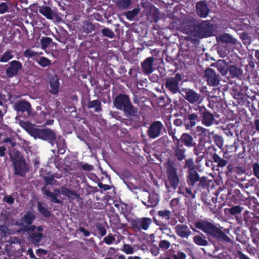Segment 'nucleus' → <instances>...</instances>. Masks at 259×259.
I'll list each match as a JSON object with an SVG mask.
<instances>
[{
	"label": "nucleus",
	"mask_w": 259,
	"mask_h": 259,
	"mask_svg": "<svg viewBox=\"0 0 259 259\" xmlns=\"http://www.w3.org/2000/svg\"><path fill=\"white\" fill-rule=\"evenodd\" d=\"M15 173L21 176L27 171L28 168L24 160L22 157H18L14 162Z\"/></svg>",
	"instance_id": "4"
},
{
	"label": "nucleus",
	"mask_w": 259,
	"mask_h": 259,
	"mask_svg": "<svg viewBox=\"0 0 259 259\" xmlns=\"http://www.w3.org/2000/svg\"><path fill=\"white\" fill-rule=\"evenodd\" d=\"M50 84L51 86L50 92L54 94H56L59 89V83L58 82V78L55 75H52L50 79Z\"/></svg>",
	"instance_id": "20"
},
{
	"label": "nucleus",
	"mask_w": 259,
	"mask_h": 259,
	"mask_svg": "<svg viewBox=\"0 0 259 259\" xmlns=\"http://www.w3.org/2000/svg\"><path fill=\"white\" fill-rule=\"evenodd\" d=\"M215 121L214 115L206 109H204V111L202 112V122L205 125L210 126L213 124Z\"/></svg>",
	"instance_id": "11"
},
{
	"label": "nucleus",
	"mask_w": 259,
	"mask_h": 259,
	"mask_svg": "<svg viewBox=\"0 0 259 259\" xmlns=\"http://www.w3.org/2000/svg\"><path fill=\"white\" fill-rule=\"evenodd\" d=\"M205 76L208 83L212 85H217L219 84L220 79L213 70L207 68L205 71Z\"/></svg>",
	"instance_id": "5"
},
{
	"label": "nucleus",
	"mask_w": 259,
	"mask_h": 259,
	"mask_svg": "<svg viewBox=\"0 0 259 259\" xmlns=\"http://www.w3.org/2000/svg\"><path fill=\"white\" fill-rule=\"evenodd\" d=\"M4 199L6 202L9 204H12L14 202V198L11 195L5 196Z\"/></svg>",
	"instance_id": "51"
},
{
	"label": "nucleus",
	"mask_w": 259,
	"mask_h": 259,
	"mask_svg": "<svg viewBox=\"0 0 259 259\" xmlns=\"http://www.w3.org/2000/svg\"><path fill=\"white\" fill-rule=\"evenodd\" d=\"M114 105L117 109L122 110L127 116H135L137 113V109L134 107L126 95H118L114 101Z\"/></svg>",
	"instance_id": "3"
},
{
	"label": "nucleus",
	"mask_w": 259,
	"mask_h": 259,
	"mask_svg": "<svg viewBox=\"0 0 259 259\" xmlns=\"http://www.w3.org/2000/svg\"><path fill=\"white\" fill-rule=\"evenodd\" d=\"M19 124L32 136L36 138V134L38 129L35 128L29 123L22 120L19 121Z\"/></svg>",
	"instance_id": "15"
},
{
	"label": "nucleus",
	"mask_w": 259,
	"mask_h": 259,
	"mask_svg": "<svg viewBox=\"0 0 259 259\" xmlns=\"http://www.w3.org/2000/svg\"><path fill=\"white\" fill-rule=\"evenodd\" d=\"M35 214L32 212H27L24 216L21 223H17L18 225H22L26 227L27 225L32 224L35 219Z\"/></svg>",
	"instance_id": "17"
},
{
	"label": "nucleus",
	"mask_w": 259,
	"mask_h": 259,
	"mask_svg": "<svg viewBox=\"0 0 259 259\" xmlns=\"http://www.w3.org/2000/svg\"><path fill=\"white\" fill-rule=\"evenodd\" d=\"M51 38L48 37H43L40 39V44L41 48L43 50H45L50 45L51 42Z\"/></svg>",
	"instance_id": "34"
},
{
	"label": "nucleus",
	"mask_w": 259,
	"mask_h": 259,
	"mask_svg": "<svg viewBox=\"0 0 259 259\" xmlns=\"http://www.w3.org/2000/svg\"><path fill=\"white\" fill-rule=\"evenodd\" d=\"M115 240V238L112 235H108L104 238V241L107 244H110Z\"/></svg>",
	"instance_id": "48"
},
{
	"label": "nucleus",
	"mask_w": 259,
	"mask_h": 259,
	"mask_svg": "<svg viewBox=\"0 0 259 259\" xmlns=\"http://www.w3.org/2000/svg\"><path fill=\"white\" fill-rule=\"evenodd\" d=\"M4 142L5 143L9 142L12 147H15L16 145L15 142L10 138H6L4 140Z\"/></svg>",
	"instance_id": "56"
},
{
	"label": "nucleus",
	"mask_w": 259,
	"mask_h": 259,
	"mask_svg": "<svg viewBox=\"0 0 259 259\" xmlns=\"http://www.w3.org/2000/svg\"><path fill=\"white\" fill-rule=\"evenodd\" d=\"M243 40L245 45H249L250 43V39L247 33H243L241 34V36Z\"/></svg>",
	"instance_id": "49"
},
{
	"label": "nucleus",
	"mask_w": 259,
	"mask_h": 259,
	"mask_svg": "<svg viewBox=\"0 0 259 259\" xmlns=\"http://www.w3.org/2000/svg\"><path fill=\"white\" fill-rule=\"evenodd\" d=\"M216 66L222 75H226L228 68L227 63L225 60H219L216 63Z\"/></svg>",
	"instance_id": "21"
},
{
	"label": "nucleus",
	"mask_w": 259,
	"mask_h": 259,
	"mask_svg": "<svg viewBox=\"0 0 259 259\" xmlns=\"http://www.w3.org/2000/svg\"><path fill=\"white\" fill-rule=\"evenodd\" d=\"M158 215L162 220L168 221L171 215V212L168 210H162L158 211Z\"/></svg>",
	"instance_id": "29"
},
{
	"label": "nucleus",
	"mask_w": 259,
	"mask_h": 259,
	"mask_svg": "<svg viewBox=\"0 0 259 259\" xmlns=\"http://www.w3.org/2000/svg\"><path fill=\"white\" fill-rule=\"evenodd\" d=\"M79 230L82 232L84 235L85 236H89L90 235V232H89L88 231L86 230L84 228H82V227H80L79 229Z\"/></svg>",
	"instance_id": "57"
},
{
	"label": "nucleus",
	"mask_w": 259,
	"mask_h": 259,
	"mask_svg": "<svg viewBox=\"0 0 259 259\" xmlns=\"http://www.w3.org/2000/svg\"><path fill=\"white\" fill-rule=\"evenodd\" d=\"M14 57L13 52L11 50H8L2 56L0 62L5 63L12 59Z\"/></svg>",
	"instance_id": "24"
},
{
	"label": "nucleus",
	"mask_w": 259,
	"mask_h": 259,
	"mask_svg": "<svg viewBox=\"0 0 259 259\" xmlns=\"http://www.w3.org/2000/svg\"><path fill=\"white\" fill-rule=\"evenodd\" d=\"M153 58L149 57L142 63V68L144 73L148 74L153 72Z\"/></svg>",
	"instance_id": "14"
},
{
	"label": "nucleus",
	"mask_w": 259,
	"mask_h": 259,
	"mask_svg": "<svg viewBox=\"0 0 259 259\" xmlns=\"http://www.w3.org/2000/svg\"><path fill=\"white\" fill-rule=\"evenodd\" d=\"M162 126V124L161 122H155L149 127L148 132L149 136L151 138L157 137L160 134Z\"/></svg>",
	"instance_id": "8"
},
{
	"label": "nucleus",
	"mask_w": 259,
	"mask_h": 259,
	"mask_svg": "<svg viewBox=\"0 0 259 259\" xmlns=\"http://www.w3.org/2000/svg\"><path fill=\"white\" fill-rule=\"evenodd\" d=\"M194 242L198 245L206 246L208 245L207 240L204 239L202 236L196 235L193 238Z\"/></svg>",
	"instance_id": "30"
},
{
	"label": "nucleus",
	"mask_w": 259,
	"mask_h": 259,
	"mask_svg": "<svg viewBox=\"0 0 259 259\" xmlns=\"http://www.w3.org/2000/svg\"><path fill=\"white\" fill-rule=\"evenodd\" d=\"M37 63L42 67H47L51 64V61L45 57H40L36 60Z\"/></svg>",
	"instance_id": "26"
},
{
	"label": "nucleus",
	"mask_w": 259,
	"mask_h": 259,
	"mask_svg": "<svg viewBox=\"0 0 259 259\" xmlns=\"http://www.w3.org/2000/svg\"><path fill=\"white\" fill-rule=\"evenodd\" d=\"M98 186L100 188L103 189L104 190H108L110 189V186L102 183H99Z\"/></svg>",
	"instance_id": "55"
},
{
	"label": "nucleus",
	"mask_w": 259,
	"mask_h": 259,
	"mask_svg": "<svg viewBox=\"0 0 259 259\" xmlns=\"http://www.w3.org/2000/svg\"><path fill=\"white\" fill-rule=\"evenodd\" d=\"M182 31L189 35L185 37L187 40H191L194 44H197L199 38L213 34L214 26L206 21L199 23L195 19L187 18L183 24Z\"/></svg>",
	"instance_id": "1"
},
{
	"label": "nucleus",
	"mask_w": 259,
	"mask_h": 259,
	"mask_svg": "<svg viewBox=\"0 0 259 259\" xmlns=\"http://www.w3.org/2000/svg\"><path fill=\"white\" fill-rule=\"evenodd\" d=\"M8 9V6L5 3L0 4V14H3L7 11Z\"/></svg>",
	"instance_id": "50"
},
{
	"label": "nucleus",
	"mask_w": 259,
	"mask_h": 259,
	"mask_svg": "<svg viewBox=\"0 0 259 259\" xmlns=\"http://www.w3.org/2000/svg\"><path fill=\"white\" fill-rule=\"evenodd\" d=\"M219 40L223 43L235 44L237 40L231 36L227 33L221 34L218 38Z\"/></svg>",
	"instance_id": "22"
},
{
	"label": "nucleus",
	"mask_w": 259,
	"mask_h": 259,
	"mask_svg": "<svg viewBox=\"0 0 259 259\" xmlns=\"http://www.w3.org/2000/svg\"><path fill=\"white\" fill-rule=\"evenodd\" d=\"M0 231H1L3 233H4L5 235H6L7 234H11L10 232H8V230L7 228L4 226H1L0 227Z\"/></svg>",
	"instance_id": "58"
},
{
	"label": "nucleus",
	"mask_w": 259,
	"mask_h": 259,
	"mask_svg": "<svg viewBox=\"0 0 259 259\" xmlns=\"http://www.w3.org/2000/svg\"><path fill=\"white\" fill-rule=\"evenodd\" d=\"M150 251L152 254L154 256H157L159 254V249L157 247H152Z\"/></svg>",
	"instance_id": "53"
},
{
	"label": "nucleus",
	"mask_w": 259,
	"mask_h": 259,
	"mask_svg": "<svg viewBox=\"0 0 259 259\" xmlns=\"http://www.w3.org/2000/svg\"><path fill=\"white\" fill-rule=\"evenodd\" d=\"M254 125L256 131L259 132V119H255L254 120Z\"/></svg>",
	"instance_id": "64"
},
{
	"label": "nucleus",
	"mask_w": 259,
	"mask_h": 259,
	"mask_svg": "<svg viewBox=\"0 0 259 259\" xmlns=\"http://www.w3.org/2000/svg\"><path fill=\"white\" fill-rule=\"evenodd\" d=\"M88 107L89 108H94L96 112L101 110V102L98 100L88 102Z\"/></svg>",
	"instance_id": "23"
},
{
	"label": "nucleus",
	"mask_w": 259,
	"mask_h": 259,
	"mask_svg": "<svg viewBox=\"0 0 259 259\" xmlns=\"http://www.w3.org/2000/svg\"><path fill=\"white\" fill-rule=\"evenodd\" d=\"M218 164L219 166H224L227 164V161L225 159L221 158L220 162H219Z\"/></svg>",
	"instance_id": "59"
},
{
	"label": "nucleus",
	"mask_w": 259,
	"mask_h": 259,
	"mask_svg": "<svg viewBox=\"0 0 259 259\" xmlns=\"http://www.w3.org/2000/svg\"><path fill=\"white\" fill-rule=\"evenodd\" d=\"M15 109L18 112H24L26 111L28 114H29L31 106L28 102L20 101L15 104Z\"/></svg>",
	"instance_id": "16"
},
{
	"label": "nucleus",
	"mask_w": 259,
	"mask_h": 259,
	"mask_svg": "<svg viewBox=\"0 0 259 259\" xmlns=\"http://www.w3.org/2000/svg\"><path fill=\"white\" fill-rule=\"evenodd\" d=\"M120 249L126 254H132L135 252L134 247L128 244H123Z\"/></svg>",
	"instance_id": "27"
},
{
	"label": "nucleus",
	"mask_w": 259,
	"mask_h": 259,
	"mask_svg": "<svg viewBox=\"0 0 259 259\" xmlns=\"http://www.w3.org/2000/svg\"><path fill=\"white\" fill-rule=\"evenodd\" d=\"M170 243L168 241L162 240L159 243V246L163 249H168L170 246Z\"/></svg>",
	"instance_id": "43"
},
{
	"label": "nucleus",
	"mask_w": 259,
	"mask_h": 259,
	"mask_svg": "<svg viewBox=\"0 0 259 259\" xmlns=\"http://www.w3.org/2000/svg\"><path fill=\"white\" fill-rule=\"evenodd\" d=\"M38 53L37 52H35L30 49H27L25 50V51L24 53V55L25 56V57L27 58L32 57L36 55Z\"/></svg>",
	"instance_id": "46"
},
{
	"label": "nucleus",
	"mask_w": 259,
	"mask_h": 259,
	"mask_svg": "<svg viewBox=\"0 0 259 259\" xmlns=\"http://www.w3.org/2000/svg\"><path fill=\"white\" fill-rule=\"evenodd\" d=\"M39 12L48 19H53V12L52 9L48 6H42L38 7Z\"/></svg>",
	"instance_id": "19"
},
{
	"label": "nucleus",
	"mask_w": 259,
	"mask_h": 259,
	"mask_svg": "<svg viewBox=\"0 0 259 259\" xmlns=\"http://www.w3.org/2000/svg\"><path fill=\"white\" fill-rule=\"evenodd\" d=\"M182 95L190 103H193L198 101L201 98V95L192 90H188L182 93Z\"/></svg>",
	"instance_id": "13"
},
{
	"label": "nucleus",
	"mask_w": 259,
	"mask_h": 259,
	"mask_svg": "<svg viewBox=\"0 0 259 259\" xmlns=\"http://www.w3.org/2000/svg\"><path fill=\"white\" fill-rule=\"evenodd\" d=\"M195 227L202 230L206 234L218 240L229 242L230 238L225 233L212 223L207 221H197L195 223Z\"/></svg>",
	"instance_id": "2"
},
{
	"label": "nucleus",
	"mask_w": 259,
	"mask_h": 259,
	"mask_svg": "<svg viewBox=\"0 0 259 259\" xmlns=\"http://www.w3.org/2000/svg\"><path fill=\"white\" fill-rule=\"evenodd\" d=\"M140 9L139 8L134 9L132 11L127 12L125 14V15L127 19L132 20L137 16L140 12Z\"/></svg>",
	"instance_id": "31"
},
{
	"label": "nucleus",
	"mask_w": 259,
	"mask_h": 259,
	"mask_svg": "<svg viewBox=\"0 0 259 259\" xmlns=\"http://www.w3.org/2000/svg\"><path fill=\"white\" fill-rule=\"evenodd\" d=\"M253 170L254 175L259 179V164L255 163L253 165Z\"/></svg>",
	"instance_id": "47"
},
{
	"label": "nucleus",
	"mask_w": 259,
	"mask_h": 259,
	"mask_svg": "<svg viewBox=\"0 0 259 259\" xmlns=\"http://www.w3.org/2000/svg\"><path fill=\"white\" fill-rule=\"evenodd\" d=\"M184 167H188L189 168L188 172L194 170V165L193 160L192 159L186 160Z\"/></svg>",
	"instance_id": "39"
},
{
	"label": "nucleus",
	"mask_w": 259,
	"mask_h": 259,
	"mask_svg": "<svg viewBox=\"0 0 259 259\" xmlns=\"http://www.w3.org/2000/svg\"><path fill=\"white\" fill-rule=\"evenodd\" d=\"M229 70L233 76H238L241 74L240 69L233 65L230 66Z\"/></svg>",
	"instance_id": "36"
},
{
	"label": "nucleus",
	"mask_w": 259,
	"mask_h": 259,
	"mask_svg": "<svg viewBox=\"0 0 259 259\" xmlns=\"http://www.w3.org/2000/svg\"><path fill=\"white\" fill-rule=\"evenodd\" d=\"M168 177L171 186L173 188L176 189L178 184L176 169L172 167H169L168 168Z\"/></svg>",
	"instance_id": "9"
},
{
	"label": "nucleus",
	"mask_w": 259,
	"mask_h": 259,
	"mask_svg": "<svg viewBox=\"0 0 259 259\" xmlns=\"http://www.w3.org/2000/svg\"><path fill=\"white\" fill-rule=\"evenodd\" d=\"M213 159L215 162L218 163L220 162L221 158L217 154H214L213 155Z\"/></svg>",
	"instance_id": "60"
},
{
	"label": "nucleus",
	"mask_w": 259,
	"mask_h": 259,
	"mask_svg": "<svg viewBox=\"0 0 259 259\" xmlns=\"http://www.w3.org/2000/svg\"><path fill=\"white\" fill-rule=\"evenodd\" d=\"M190 234V231L186 226H179V235L183 237H187Z\"/></svg>",
	"instance_id": "35"
},
{
	"label": "nucleus",
	"mask_w": 259,
	"mask_h": 259,
	"mask_svg": "<svg viewBox=\"0 0 259 259\" xmlns=\"http://www.w3.org/2000/svg\"><path fill=\"white\" fill-rule=\"evenodd\" d=\"M81 167L83 169L88 171L92 170L94 168L93 165L87 163L82 164Z\"/></svg>",
	"instance_id": "52"
},
{
	"label": "nucleus",
	"mask_w": 259,
	"mask_h": 259,
	"mask_svg": "<svg viewBox=\"0 0 259 259\" xmlns=\"http://www.w3.org/2000/svg\"><path fill=\"white\" fill-rule=\"evenodd\" d=\"M36 138L47 140H54L56 138V135L52 130L38 129L36 134Z\"/></svg>",
	"instance_id": "6"
},
{
	"label": "nucleus",
	"mask_w": 259,
	"mask_h": 259,
	"mask_svg": "<svg viewBox=\"0 0 259 259\" xmlns=\"http://www.w3.org/2000/svg\"><path fill=\"white\" fill-rule=\"evenodd\" d=\"M83 31L86 33H89L94 30V26L90 23H85L83 26Z\"/></svg>",
	"instance_id": "38"
},
{
	"label": "nucleus",
	"mask_w": 259,
	"mask_h": 259,
	"mask_svg": "<svg viewBox=\"0 0 259 259\" xmlns=\"http://www.w3.org/2000/svg\"><path fill=\"white\" fill-rule=\"evenodd\" d=\"M197 130L198 132H200V134H204L205 132L206 131V130L201 126H197Z\"/></svg>",
	"instance_id": "62"
},
{
	"label": "nucleus",
	"mask_w": 259,
	"mask_h": 259,
	"mask_svg": "<svg viewBox=\"0 0 259 259\" xmlns=\"http://www.w3.org/2000/svg\"><path fill=\"white\" fill-rule=\"evenodd\" d=\"M37 208L39 212L45 217H48L50 215V213L47 209V205L45 204L38 202L37 203Z\"/></svg>",
	"instance_id": "25"
},
{
	"label": "nucleus",
	"mask_w": 259,
	"mask_h": 259,
	"mask_svg": "<svg viewBox=\"0 0 259 259\" xmlns=\"http://www.w3.org/2000/svg\"><path fill=\"white\" fill-rule=\"evenodd\" d=\"M42 230V228L41 227H38L37 228V231H35L33 234V237L37 241H39L42 237V234L40 233V232Z\"/></svg>",
	"instance_id": "37"
},
{
	"label": "nucleus",
	"mask_w": 259,
	"mask_h": 259,
	"mask_svg": "<svg viewBox=\"0 0 259 259\" xmlns=\"http://www.w3.org/2000/svg\"><path fill=\"white\" fill-rule=\"evenodd\" d=\"M238 255L240 259H249L248 257H247L240 251L238 252Z\"/></svg>",
	"instance_id": "63"
},
{
	"label": "nucleus",
	"mask_w": 259,
	"mask_h": 259,
	"mask_svg": "<svg viewBox=\"0 0 259 259\" xmlns=\"http://www.w3.org/2000/svg\"><path fill=\"white\" fill-rule=\"evenodd\" d=\"M151 223V220L149 218H143L139 222V225L142 229L146 230L148 229L150 224Z\"/></svg>",
	"instance_id": "28"
},
{
	"label": "nucleus",
	"mask_w": 259,
	"mask_h": 259,
	"mask_svg": "<svg viewBox=\"0 0 259 259\" xmlns=\"http://www.w3.org/2000/svg\"><path fill=\"white\" fill-rule=\"evenodd\" d=\"M209 10L206 4L204 2H199L196 4V12L201 17H205L208 15Z\"/></svg>",
	"instance_id": "12"
},
{
	"label": "nucleus",
	"mask_w": 259,
	"mask_h": 259,
	"mask_svg": "<svg viewBox=\"0 0 259 259\" xmlns=\"http://www.w3.org/2000/svg\"><path fill=\"white\" fill-rule=\"evenodd\" d=\"M198 116L195 114H190L188 115V119L190 122V126L192 127L196 124L195 120L197 119Z\"/></svg>",
	"instance_id": "40"
},
{
	"label": "nucleus",
	"mask_w": 259,
	"mask_h": 259,
	"mask_svg": "<svg viewBox=\"0 0 259 259\" xmlns=\"http://www.w3.org/2000/svg\"><path fill=\"white\" fill-rule=\"evenodd\" d=\"M118 4L123 9L128 7L131 4V0H118Z\"/></svg>",
	"instance_id": "44"
},
{
	"label": "nucleus",
	"mask_w": 259,
	"mask_h": 259,
	"mask_svg": "<svg viewBox=\"0 0 259 259\" xmlns=\"http://www.w3.org/2000/svg\"><path fill=\"white\" fill-rule=\"evenodd\" d=\"M242 210V208L239 206H235L231 207L229 209V212L232 215H234L237 213H239Z\"/></svg>",
	"instance_id": "41"
},
{
	"label": "nucleus",
	"mask_w": 259,
	"mask_h": 259,
	"mask_svg": "<svg viewBox=\"0 0 259 259\" xmlns=\"http://www.w3.org/2000/svg\"><path fill=\"white\" fill-rule=\"evenodd\" d=\"M177 74L176 75L175 77H170L168 78L166 82V88L169 90L171 93L176 94L178 92V79L177 77Z\"/></svg>",
	"instance_id": "10"
},
{
	"label": "nucleus",
	"mask_w": 259,
	"mask_h": 259,
	"mask_svg": "<svg viewBox=\"0 0 259 259\" xmlns=\"http://www.w3.org/2000/svg\"><path fill=\"white\" fill-rule=\"evenodd\" d=\"M102 32L104 35L110 38H113L114 36V33L112 31L108 28H105L102 29Z\"/></svg>",
	"instance_id": "42"
},
{
	"label": "nucleus",
	"mask_w": 259,
	"mask_h": 259,
	"mask_svg": "<svg viewBox=\"0 0 259 259\" xmlns=\"http://www.w3.org/2000/svg\"><path fill=\"white\" fill-rule=\"evenodd\" d=\"M6 150V148L4 146H1L0 147V156H4L5 154V151Z\"/></svg>",
	"instance_id": "61"
},
{
	"label": "nucleus",
	"mask_w": 259,
	"mask_h": 259,
	"mask_svg": "<svg viewBox=\"0 0 259 259\" xmlns=\"http://www.w3.org/2000/svg\"><path fill=\"white\" fill-rule=\"evenodd\" d=\"M36 253L38 256L42 257L47 254V251L42 249H38L36 250Z\"/></svg>",
	"instance_id": "54"
},
{
	"label": "nucleus",
	"mask_w": 259,
	"mask_h": 259,
	"mask_svg": "<svg viewBox=\"0 0 259 259\" xmlns=\"http://www.w3.org/2000/svg\"><path fill=\"white\" fill-rule=\"evenodd\" d=\"M183 143L187 146H191L192 142V138L188 134H183L181 138Z\"/></svg>",
	"instance_id": "33"
},
{
	"label": "nucleus",
	"mask_w": 259,
	"mask_h": 259,
	"mask_svg": "<svg viewBox=\"0 0 259 259\" xmlns=\"http://www.w3.org/2000/svg\"><path fill=\"white\" fill-rule=\"evenodd\" d=\"M42 191L45 195L51 198V201L53 202L57 203H60V201L57 198L60 194V191L59 190L56 189L53 193L45 189L42 190Z\"/></svg>",
	"instance_id": "18"
},
{
	"label": "nucleus",
	"mask_w": 259,
	"mask_h": 259,
	"mask_svg": "<svg viewBox=\"0 0 259 259\" xmlns=\"http://www.w3.org/2000/svg\"><path fill=\"white\" fill-rule=\"evenodd\" d=\"M189 172V179L191 185H194V183L199 180V176L195 170L191 171Z\"/></svg>",
	"instance_id": "32"
},
{
	"label": "nucleus",
	"mask_w": 259,
	"mask_h": 259,
	"mask_svg": "<svg viewBox=\"0 0 259 259\" xmlns=\"http://www.w3.org/2000/svg\"><path fill=\"white\" fill-rule=\"evenodd\" d=\"M21 67L22 65L19 61H13L10 63V67L7 69L6 73L8 76L12 77L17 74Z\"/></svg>",
	"instance_id": "7"
},
{
	"label": "nucleus",
	"mask_w": 259,
	"mask_h": 259,
	"mask_svg": "<svg viewBox=\"0 0 259 259\" xmlns=\"http://www.w3.org/2000/svg\"><path fill=\"white\" fill-rule=\"evenodd\" d=\"M61 191L63 195L67 196L69 197L74 195V193L72 191L69 190V189H68L66 188H64V187L62 188Z\"/></svg>",
	"instance_id": "45"
}]
</instances>
